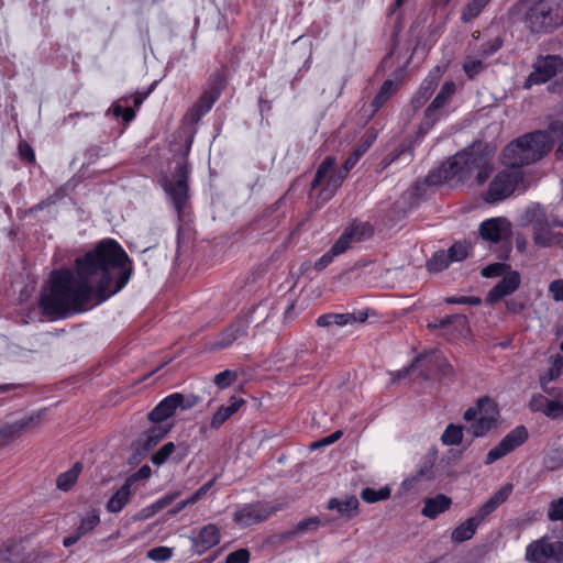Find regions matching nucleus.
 Returning a JSON list of instances; mask_svg holds the SVG:
<instances>
[{"instance_id":"61","label":"nucleus","mask_w":563,"mask_h":563,"mask_svg":"<svg viewBox=\"0 0 563 563\" xmlns=\"http://www.w3.org/2000/svg\"><path fill=\"white\" fill-rule=\"evenodd\" d=\"M19 154H20L21 158L26 161L27 163H34L35 162L34 150L26 142H21L19 144Z\"/></svg>"},{"instance_id":"20","label":"nucleus","mask_w":563,"mask_h":563,"mask_svg":"<svg viewBox=\"0 0 563 563\" xmlns=\"http://www.w3.org/2000/svg\"><path fill=\"white\" fill-rule=\"evenodd\" d=\"M38 416L31 415L12 423L0 424V449L18 439L23 431L33 428Z\"/></svg>"},{"instance_id":"55","label":"nucleus","mask_w":563,"mask_h":563,"mask_svg":"<svg viewBox=\"0 0 563 563\" xmlns=\"http://www.w3.org/2000/svg\"><path fill=\"white\" fill-rule=\"evenodd\" d=\"M297 536L296 533V530L295 528L290 529V530H287V531H284V532H279V533H275L273 536L269 537L268 539V542L273 545H282L286 542H289L291 541L292 539H295Z\"/></svg>"},{"instance_id":"47","label":"nucleus","mask_w":563,"mask_h":563,"mask_svg":"<svg viewBox=\"0 0 563 563\" xmlns=\"http://www.w3.org/2000/svg\"><path fill=\"white\" fill-rule=\"evenodd\" d=\"M236 379L238 373L235 371L225 369L214 376L213 383L219 389H225L233 385Z\"/></svg>"},{"instance_id":"51","label":"nucleus","mask_w":563,"mask_h":563,"mask_svg":"<svg viewBox=\"0 0 563 563\" xmlns=\"http://www.w3.org/2000/svg\"><path fill=\"white\" fill-rule=\"evenodd\" d=\"M549 399L542 394H533L529 400L528 407L532 412H542L545 415Z\"/></svg>"},{"instance_id":"5","label":"nucleus","mask_w":563,"mask_h":563,"mask_svg":"<svg viewBox=\"0 0 563 563\" xmlns=\"http://www.w3.org/2000/svg\"><path fill=\"white\" fill-rule=\"evenodd\" d=\"M512 493V485L506 484L500 487L494 495L483 504L477 512L460 523L451 533V540L455 544L471 540L478 526L493 514L500 505H503Z\"/></svg>"},{"instance_id":"39","label":"nucleus","mask_w":563,"mask_h":563,"mask_svg":"<svg viewBox=\"0 0 563 563\" xmlns=\"http://www.w3.org/2000/svg\"><path fill=\"white\" fill-rule=\"evenodd\" d=\"M490 0H470L462 10L461 19L470 22L477 18Z\"/></svg>"},{"instance_id":"33","label":"nucleus","mask_w":563,"mask_h":563,"mask_svg":"<svg viewBox=\"0 0 563 563\" xmlns=\"http://www.w3.org/2000/svg\"><path fill=\"white\" fill-rule=\"evenodd\" d=\"M82 464L80 462H76L71 468L58 475L56 479V486L58 489L67 492L76 483L79 474L81 473Z\"/></svg>"},{"instance_id":"48","label":"nucleus","mask_w":563,"mask_h":563,"mask_svg":"<svg viewBox=\"0 0 563 563\" xmlns=\"http://www.w3.org/2000/svg\"><path fill=\"white\" fill-rule=\"evenodd\" d=\"M354 242L352 235L350 232H347L345 229L342 232V234L339 236V239L334 242V244L331 246V254L332 255H341L344 252H346L351 244Z\"/></svg>"},{"instance_id":"30","label":"nucleus","mask_w":563,"mask_h":563,"mask_svg":"<svg viewBox=\"0 0 563 563\" xmlns=\"http://www.w3.org/2000/svg\"><path fill=\"white\" fill-rule=\"evenodd\" d=\"M444 115H446V110L441 108L439 104L431 102L424 110V117L420 124L419 131L427 133Z\"/></svg>"},{"instance_id":"27","label":"nucleus","mask_w":563,"mask_h":563,"mask_svg":"<svg viewBox=\"0 0 563 563\" xmlns=\"http://www.w3.org/2000/svg\"><path fill=\"white\" fill-rule=\"evenodd\" d=\"M433 478V462L430 459H424L420 462L417 472L402 482V486L406 489H411L418 482L422 479L431 481Z\"/></svg>"},{"instance_id":"35","label":"nucleus","mask_w":563,"mask_h":563,"mask_svg":"<svg viewBox=\"0 0 563 563\" xmlns=\"http://www.w3.org/2000/svg\"><path fill=\"white\" fill-rule=\"evenodd\" d=\"M345 230L350 232L354 242H360L365 239H368L374 233V227L367 221L362 222L354 220L345 228Z\"/></svg>"},{"instance_id":"4","label":"nucleus","mask_w":563,"mask_h":563,"mask_svg":"<svg viewBox=\"0 0 563 563\" xmlns=\"http://www.w3.org/2000/svg\"><path fill=\"white\" fill-rule=\"evenodd\" d=\"M526 26L532 33H549L563 25V0H537L526 12Z\"/></svg>"},{"instance_id":"6","label":"nucleus","mask_w":563,"mask_h":563,"mask_svg":"<svg viewBox=\"0 0 563 563\" xmlns=\"http://www.w3.org/2000/svg\"><path fill=\"white\" fill-rule=\"evenodd\" d=\"M227 85L228 81L223 71H214L208 77L206 88L188 111L191 122L198 123L212 109Z\"/></svg>"},{"instance_id":"2","label":"nucleus","mask_w":563,"mask_h":563,"mask_svg":"<svg viewBox=\"0 0 563 563\" xmlns=\"http://www.w3.org/2000/svg\"><path fill=\"white\" fill-rule=\"evenodd\" d=\"M489 154L484 150L470 148L456 153L444 162L441 167L428 174L426 181L430 186L455 180L463 183L483 168L488 162Z\"/></svg>"},{"instance_id":"25","label":"nucleus","mask_w":563,"mask_h":563,"mask_svg":"<svg viewBox=\"0 0 563 563\" xmlns=\"http://www.w3.org/2000/svg\"><path fill=\"white\" fill-rule=\"evenodd\" d=\"M452 505V499L444 495L438 494L435 497L426 498L421 514L430 519H435L440 514L446 511Z\"/></svg>"},{"instance_id":"53","label":"nucleus","mask_w":563,"mask_h":563,"mask_svg":"<svg viewBox=\"0 0 563 563\" xmlns=\"http://www.w3.org/2000/svg\"><path fill=\"white\" fill-rule=\"evenodd\" d=\"M444 301L449 305L479 306L482 303V299L476 296H451L446 297Z\"/></svg>"},{"instance_id":"17","label":"nucleus","mask_w":563,"mask_h":563,"mask_svg":"<svg viewBox=\"0 0 563 563\" xmlns=\"http://www.w3.org/2000/svg\"><path fill=\"white\" fill-rule=\"evenodd\" d=\"M511 232V224L506 218H490L483 221L478 228L479 236L492 243H499Z\"/></svg>"},{"instance_id":"24","label":"nucleus","mask_w":563,"mask_h":563,"mask_svg":"<svg viewBox=\"0 0 563 563\" xmlns=\"http://www.w3.org/2000/svg\"><path fill=\"white\" fill-rule=\"evenodd\" d=\"M229 405H222L213 413L210 428L219 429L228 419H230L238 410L245 404V400L241 397L232 396Z\"/></svg>"},{"instance_id":"45","label":"nucleus","mask_w":563,"mask_h":563,"mask_svg":"<svg viewBox=\"0 0 563 563\" xmlns=\"http://www.w3.org/2000/svg\"><path fill=\"white\" fill-rule=\"evenodd\" d=\"M175 449L176 446L174 442L165 443L162 448L152 454L151 462L156 466L163 465L174 453Z\"/></svg>"},{"instance_id":"1","label":"nucleus","mask_w":563,"mask_h":563,"mask_svg":"<svg viewBox=\"0 0 563 563\" xmlns=\"http://www.w3.org/2000/svg\"><path fill=\"white\" fill-rule=\"evenodd\" d=\"M75 268L76 275L70 268L51 273L49 291L38 302L51 320L86 311L95 294L102 302L122 290L133 274V262L118 241L104 239L78 256Z\"/></svg>"},{"instance_id":"26","label":"nucleus","mask_w":563,"mask_h":563,"mask_svg":"<svg viewBox=\"0 0 563 563\" xmlns=\"http://www.w3.org/2000/svg\"><path fill=\"white\" fill-rule=\"evenodd\" d=\"M358 499L355 496L347 497L344 501L339 498H331L328 501V509L336 510L346 518H353L358 514Z\"/></svg>"},{"instance_id":"64","label":"nucleus","mask_w":563,"mask_h":563,"mask_svg":"<svg viewBox=\"0 0 563 563\" xmlns=\"http://www.w3.org/2000/svg\"><path fill=\"white\" fill-rule=\"evenodd\" d=\"M550 548L552 549L550 552L551 559L559 563H563V541H550Z\"/></svg>"},{"instance_id":"31","label":"nucleus","mask_w":563,"mask_h":563,"mask_svg":"<svg viewBox=\"0 0 563 563\" xmlns=\"http://www.w3.org/2000/svg\"><path fill=\"white\" fill-rule=\"evenodd\" d=\"M131 496V487L124 482L123 485L110 497L107 503L109 512H119L128 504Z\"/></svg>"},{"instance_id":"9","label":"nucleus","mask_w":563,"mask_h":563,"mask_svg":"<svg viewBox=\"0 0 563 563\" xmlns=\"http://www.w3.org/2000/svg\"><path fill=\"white\" fill-rule=\"evenodd\" d=\"M522 223L532 227L533 242L536 245L548 247L552 244L553 236L550 218L543 206L536 203L528 207L522 216Z\"/></svg>"},{"instance_id":"58","label":"nucleus","mask_w":563,"mask_h":563,"mask_svg":"<svg viewBox=\"0 0 563 563\" xmlns=\"http://www.w3.org/2000/svg\"><path fill=\"white\" fill-rule=\"evenodd\" d=\"M250 551L247 549H239L228 554L225 563H249Z\"/></svg>"},{"instance_id":"28","label":"nucleus","mask_w":563,"mask_h":563,"mask_svg":"<svg viewBox=\"0 0 563 563\" xmlns=\"http://www.w3.org/2000/svg\"><path fill=\"white\" fill-rule=\"evenodd\" d=\"M399 84L397 81L391 79L385 80L371 102L373 112H377L397 92Z\"/></svg>"},{"instance_id":"8","label":"nucleus","mask_w":563,"mask_h":563,"mask_svg":"<svg viewBox=\"0 0 563 563\" xmlns=\"http://www.w3.org/2000/svg\"><path fill=\"white\" fill-rule=\"evenodd\" d=\"M200 397L194 394L185 396L181 393H173L162 399L148 413L147 419L154 423H162L180 410H189L197 406Z\"/></svg>"},{"instance_id":"12","label":"nucleus","mask_w":563,"mask_h":563,"mask_svg":"<svg viewBox=\"0 0 563 563\" xmlns=\"http://www.w3.org/2000/svg\"><path fill=\"white\" fill-rule=\"evenodd\" d=\"M528 439V429L523 424L517 426L511 431H509L496 446L488 451L484 461L485 465H490L507 454L514 452L516 449L526 443Z\"/></svg>"},{"instance_id":"42","label":"nucleus","mask_w":563,"mask_h":563,"mask_svg":"<svg viewBox=\"0 0 563 563\" xmlns=\"http://www.w3.org/2000/svg\"><path fill=\"white\" fill-rule=\"evenodd\" d=\"M456 86L454 81L449 80L445 81L440 91L437 93L435 98L432 100V102L439 104L441 108H444L450 103L452 97L455 93Z\"/></svg>"},{"instance_id":"16","label":"nucleus","mask_w":563,"mask_h":563,"mask_svg":"<svg viewBox=\"0 0 563 563\" xmlns=\"http://www.w3.org/2000/svg\"><path fill=\"white\" fill-rule=\"evenodd\" d=\"M278 510L279 508L277 506L269 504H247L234 514L233 520L240 527L247 528L252 525L267 520Z\"/></svg>"},{"instance_id":"57","label":"nucleus","mask_w":563,"mask_h":563,"mask_svg":"<svg viewBox=\"0 0 563 563\" xmlns=\"http://www.w3.org/2000/svg\"><path fill=\"white\" fill-rule=\"evenodd\" d=\"M548 518L551 521L563 520V498H559L550 504Z\"/></svg>"},{"instance_id":"59","label":"nucleus","mask_w":563,"mask_h":563,"mask_svg":"<svg viewBox=\"0 0 563 563\" xmlns=\"http://www.w3.org/2000/svg\"><path fill=\"white\" fill-rule=\"evenodd\" d=\"M113 113L115 117H121L124 123H130L135 118V111L133 108H123L120 104L113 107Z\"/></svg>"},{"instance_id":"49","label":"nucleus","mask_w":563,"mask_h":563,"mask_svg":"<svg viewBox=\"0 0 563 563\" xmlns=\"http://www.w3.org/2000/svg\"><path fill=\"white\" fill-rule=\"evenodd\" d=\"M510 269V265L506 263H493L487 266H485L481 274L485 278H493V277H499L501 275H506Z\"/></svg>"},{"instance_id":"3","label":"nucleus","mask_w":563,"mask_h":563,"mask_svg":"<svg viewBox=\"0 0 563 563\" xmlns=\"http://www.w3.org/2000/svg\"><path fill=\"white\" fill-rule=\"evenodd\" d=\"M551 145L552 139L547 131L527 133L505 146L503 163L510 168H521L543 158Z\"/></svg>"},{"instance_id":"22","label":"nucleus","mask_w":563,"mask_h":563,"mask_svg":"<svg viewBox=\"0 0 563 563\" xmlns=\"http://www.w3.org/2000/svg\"><path fill=\"white\" fill-rule=\"evenodd\" d=\"M438 69L435 73L431 71L421 82L419 89L411 98V106L413 110H418L422 108L430 97L433 95L435 88L439 85L440 75L438 74Z\"/></svg>"},{"instance_id":"15","label":"nucleus","mask_w":563,"mask_h":563,"mask_svg":"<svg viewBox=\"0 0 563 563\" xmlns=\"http://www.w3.org/2000/svg\"><path fill=\"white\" fill-rule=\"evenodd\" d=\"M173 424H156L144 431L140 438L133 443V454L131 462H140L146 457L147 453L155 448L170 431Z\"/></svg>"},{"instance_id":"40","label":"nucleus","mask_w":563,"mask_h":563,"mask_svg":"<svg viewBox=\"0 0 563 563\" xmlns=\"http://www.w3.org/2000/svg\"><path fill=\"white\" fill-rule=\"evenodd\" d=\"M463 440V427L454 423L446 426L441 435V441L444 445H459Z\"/></svg>"},{"instance_id":"32","label":"nucleus","mask_w":563,"mask_h":563,"mask_svg":"<svg viewBox=\"0 0 563 563\" xmlns=\"http://www.w3.org/2000/svg\"><path fill=\"white\" fill-rule=\"evenodd\" d=\"M179 495H180L179 492H170V493L166 494L165 496L157 499L152 505L143 508L140 512V518L141 519L151 518L152 516H154L155 514H157L158 511L163 510L168 505H170Z\"/></svg>"},{"instance_id":"34","label":"nucleus","mask_w":563,"mask_h":563,"mask_svg":"<svg viewBox=\"0 0 563 563\" xmlns=\"http://www.w3.org/2000/svg\"><path fill=\"white\" fill-rule=\"evenodd\" d=\"M451 324H454L456 329L462 331L467 328L468 321L464 314H450L428 323V328L432 330L444 329Z\"/></svg>"},{"instance_id":"21","label":"nucleus","mask_w":563,"mask_h":563,"mask_svg":"<svg viewBox=\"0 0 563 563\" xmlns=\"http://www.w3.org/2000/svg\"><path fill=\"white\" fill-rule=\"evenodd\" d=\"M220 529L213 525L208 523L203 526L198 532L196 538H192V551L201 555L220 542Z\"/></svg>"},{"instance_id":"18","label":"nucleus","mask_w":563,"mask_h":563,"mask_svg":"<svg viewBox=\"0 0 563 563\" xmlns=\"http://www.w3.org/2000/svg\"><path fill=\"white\" fill-rule=\"evenodd\" d=\"M515 190V183L507 173L497 174L490 181L484 200L488 203H495L509 197Z\"/></svg>"},{"instance_id":"44","label":"nucleus","mask_w":563,"mask_h":563,"mask_svg":"<svg viewBox=\"0 0 563 563\" xmlns=\"http://www.w3.org/2000/svg\"><path fill=\"white\" fill-rule=\"evenodd\" d=\"M446 253L451 263L462 262L470 255V245L466 242H455Z\"/></svg>"},{"instance_id":"46","label":"nucleus","mask_w":563,"mask_h":563,"mask_svg":"<svg viewBox=\"0 0 563 563\" xmlns=\"http://www.w3.org/2000/svg\"><path fill=\"white\" fill-rule=\"evenodd\" d=\"M321 525L319 517L313 516L299 521L294 528L297 536H302L307 532H316Z\"/></svg>"},{"instance_id":"23","label":"nucleus","mask_w":563,"mask_h":563,"mask_svg":"<svg viewBox=\"0 0 563 563\" xmlns=\"http://www.w3.org/2000/svg\"><path fill=\"white\" fill-rule=\"evenodd\" d=\"M551 551L549 538L542 537L527 545L525 559L529 563H547L551 559Z\"/></svg>"},{"instance_id":"37","label":"nucleus","mask_w":563,"mask_h":563,"mask_svg":"<svg viewBox=\"0 0 563 563\" xmlns=\"http://www.w3.org/2000/svg\"><path fill=\"white\" fill-rule=\"evenodd\" d=\"M351 319H352L351 317H347V312L346 313L330 312V313H324V314L319 316L316 323L318 327H321V328H329L331 325L344 327V325L351 324Z\"/></svg>"},{"instance_id":"29","label":"nucleus","mask_w":563,"mask_h":563,"mask_svg":"<svg viewBox=\"0 0 563 563\" xmlns=\"http://www.w3.org/2000/svg\"><path fill=\"white\" fill-rule=\"evenodd\" d=\"M335 166L336 158L331 155L325 156L324 159L318 166L316 175L310 183V191L319 188L325 178L329 179V176L334 172Z\"/></svg>"},{"instance_id":"41","label":"nucleus","mask_w":563,"mask_h":563,"mask_svg":"<svg viewBox=\"0 0 563 563\" xmlns=\"http://www.w3.org/2000/svg\"><path fill=\"white\" fill-rule=\"evenodd\" d=\"M390 496V489L388 486L379 489L366 487L361 492V498L367 504H374L380 500L388 499Z\"/></svg>"},{"instance_id":"19","label":"nucleus","mask_w":563,"mask_h":563,"mask_svg":"<svg viewBox=\"0 0 563 563\" xmlns=\"http://www.w3.org/2000/svg\"><path fill=\"white\" fill-rule=\"evenodd\" d=\"M521 283L520 274L517 271H509L503 278L488 291L486 301L495 303L506 296L515 292Z\"/></svg>"},{"instance_id":"63","label":"nucleus","mask_w":563,"mask_h":563,"mask_svg":"<svg viewBox=\"0 0 563 563\" xmlns=\"http://www.w3.org/2000/svg\"><path fill=\"white\" fill-rule=\"evenodd\" d=\"M562 404L558 400H549L547 406L545 416L551 419H558L562 415Z\"/></svg>"},{"instance_id":"62","label":"nucleus","mask_w":563,"mask_h":563,"mask_svg":"<svg viewBox=\"0 0 563 563\" xmlns=\"http://www.w3.org/2000/svg\"><path fill=\"white\" fill-rule=\"evenodd\" d=\"M549 291L555 301L563 300V279H555L550 283Z\"/></svg>"},{"instance_id":"60","label":"nucleus","mask_w":563,"mask_h":563,"mask_svg":"<svg viewBox=\"0 0 563 563\" xmlns=\"http://www.w3.org/2000/svg\"><path fill=\"white\" fill-rule=\"evenodd\" d=\"M218 479V476H214L213 478H211L210 481H208L207 483H205L202 486H200L191 496H190V501H195L197 503L200 498H202L210 489L211 487L214 485V483L217 482Z\"/></svg>"},{"instance_id":"43","label":"nucleus","mask_w":563,"mask_h":563,"mask_svg":"<svg viewBox=\"0 0 563 563\" xmlns=\"http://www.w3.org/2000/svg\"><path fill=\"white\" fill-rule=\"evenodd\" d=\"M109 154V147L107 144H93L88 146L84 152V159L87 165L96 163L100 157H104Z\"/></svg>"},{"instance_id":"56","label":"nucleus","mask_w":563,"mask_h":563,"mask_svg":"<svg viewBox=\"0 0 563 563\" xmlns=\"http://www.w3.org/2000/svg\"><path fill=\"white\" fill-rule=\"evenodd\" d=\"M152 474V470L151 467L145 464L143 466H141L135 473H133L132 475H130L126 479H125V483L132 487V485L139 481H142V479H147Z\"/></svg>"},{"instance_id":"36","label":"nucleus","mask_w":563,"mask_h":563,"mask_svg":"<svg viewBox=\"0 0 563 563\" xmlns=\"http://www.w3.org/2000/svg\"><path fill=\"white\" fill-rule=\"evenodd\" d=\"M504 36L500 34L488 36L482 45L477 49V54L483 58H488L489 56L497 53L504 45Z\"/></svg>"},{"instance_id":"54","label":"nucleus","mask_w":563,"mask_h":563,"mask_svg":"<svg viewBox=\"0 0 563 563\" xmlns=\"http://www.w3.org/2000/svg\"><path fill=\"white\" fill-rule=\"evenodd\" d=\"M173 555V550L167 547H156L147 552V558L156 561V562H163L168 559H170Z\"/></svg>"},{"instance_id":"50","label":"nucleus","mask_w":563,"mask_h":563,"mask_svg":"<svg viewBox=\"0 0 563 563\" xmlns=\"http://www.w3.org/2000/svg\"><path fill=\"white\" fill-rule=\"evenodd\" d=\"M100 522L99 515L93 510L90 515L82 518L79 527L76 529L82 537L93 530Z\"/></svg>"},{"instance_id":"10","label":"nucleus","mask_w":563,"mask_h":563,"mask_svg":"<svg viewBox=\"0 0 563 563\" xmlns=\"http://www.w3.org/2000/svg\"><path fill=\"white\" fill-rule=\"evenodd\" d=\"M258 309L253 306L246 312L240 313L225 329H223L211 343V350H223L232 345L239 338L247 333L252 316Z\"/></svg>"},{"instance_id":"7","label":"nucleus","mask_w":563,"mask_h":563,"mask_svg":"<svg viewBox=\"0 0 563 563\" xmlns=\"http://www.w3.org/2000/svg\"><path fill=\"white\" fill-rule=\"evenodd\" d=\"M190 165L187 161L179 163L170 177L164 176L162 187L169 196L174 208L181 212L188 201Z\"/></svg>"},{"instance_id":"52","label":"nucleus","mask_w":563,"mask_h":563,"mask_svg":"<svg viewBox=\"0 0 563 563\" xmlns=\"http://www.w3.org/2000/svg\"><path fill=\"white\" fill-rule=\"evenodd\" d=\"M483 69L482 59H468L463 64V70L468 79H474Z\"/></svg>"},{"instance_id":"14","label":"nucleus","mask_w":563,"mask_h":563,"mask_svg":"<svg viewBox=\"0 0 563 563\" xmlns=\"http://www.w3.org/2000/svg\"><path fill=\"white\" fill-rule=\"evenodd\" d=\"M365 151L366 148L354 150L343 162L339 169L334 168V172L329 176L325 185L320 190V197H322L324 200H329L334 196L338 188L341 187L349 173L357 164Z\"/></svg>"},{"instance_id":"11","label":"nucleus","mask_w":563,"mask_h":563,"mask_svg":"<svg viewBox=\"0 0 563 563\" xmlns=\"http://www.w3.org/2000/svg\"><path fill=\"white\" fill-rule=\"evenodd\" d=\"M559 73H563V57L559 55L539 56L533 64V70L523 84V88L530 89L534 85L545 84Z\"/></svg>"},{"instance_id":"38","label":"nucleus","mask_w":563,"mask_h":563,"mask_svg":"<svg viewBox=\"0 0 563 563\" xmlns=\"http://www.w3.org/2000/svg\"><path fill=\"white\" fill-rule=\"evenodd\" d=\"M451 261L446 251L440 250L432 254V256L427 261L426 267L430 273H440L449 267Z\"/></svg>"},{"instance_id":"13","label":"nucleus","mask_w":563,"mask_h":563,"mask_svg":"<svg viewBox=\"0 0 563 563\" xmlns=\"http://www.w3.org/2000/svg\"><path fill=\"white\" fill-rule=\"evenodd\" d=\"M477 405L482 408V415L467 429L473 438L486 435L498 421L499 410L497 404L488 396L481 397Z\"/></svg>"}]
</instances>
